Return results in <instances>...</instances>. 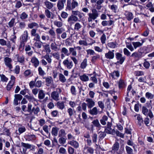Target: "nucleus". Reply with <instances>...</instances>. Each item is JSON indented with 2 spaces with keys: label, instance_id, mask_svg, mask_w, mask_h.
I'll use <instances>...</instances> for the list:
<instances>
[{
  "label": "nucleus",
  "instance_id": "f257e3e1",
  "mask_svg": "<svg viewBox=\"0 0 154 154\" xmlns=\"http://www.w3.org/2000/svg\"><path fill=\"white\" fill-rule=\"evenodd\" d=\"M141 42H133L132 44L134 47H133L131 43H126V47L131 51H133L134 50V48L135 49H136L137 48L140 47L143 45V44L145 42V39H141Z\"/></svg>",
  "mask_w": 154,
  "mask_h": 154
},
{
  "label": "nucleus",
  "instance_id": "f03ea898",
  "mask_svg": "<svg viewBox=\"0 0 154 154\" xmlns=\"http://www.w3.org/2000/svg\"><path fill=\"white\" fill-rule=\"evenodd\" d=\"M88 22H90L92 20L96 19L99 16V14L97 11L95 9L92 10V13H89L88 14Z\"/></svg>",
  "mask_w": 154,
  "mask_h": 154
},
{
  "label": "nucleus",
  "instance_id": "7ed1b4c3",
  "mask_svg": "<svg viewBox=\"0 0 154 154\" xmlns=\"http://www.w3.org/2000/svg\"><path fill=\"white\" fill-rule=\"evenodd\" d=\"M119 144L118 142H116L113 145L112 147V152L113 153L116 152L117 154H122L124 151V149H120L119 151Z\"/></svg>",
  "mask_w": 154,
  "mask_h": 154
},
{
  "label": "nucleus",
  "instance_id": "20e7f679",
  "mask_svg": "<svg viewBox=\"0 0 154 154\" xmlns=\"http://www.w3.org/2000/svg\"><path fill=\"white\" fill-rule=\"evenodd\" d=\"M61 90L59 88H57L55 91H54L51 94V97L55 101L59 100V94L61 93Z\"/></svg>",
  "mask_w": 154,
  "mask_h": 154
},
{
  "label": "nucleus",
  "instance_id": "39448f33",
  "mask_svg": "<svg viewBox=\"0 0 154 154\" xmlns=\"http://www.w3.org/2000/svg\"><path fill=\"white\" fill-rule=\"evenodd\" d=\"M78 3L75 1H68L67 7L69 9H74L78 6Z\"/></svg>",
  "mask_w": 154,
  "mask_h": 154
},
{
  "label": "nucleus",
  "instance_id": "423d86ee",
  "mask_svg": "<svg viewBox=\"0 0 154 154\" xmlns=\"http://www.w3.org/2000/svg\"><path fill=\"white\" fill-rule=\"evenodd\" d=\"M111 125L110 122H108L107 128L105 129V131L108 134L114 135L115 133V131L114 128H111Z\"/></svg>",
  "mask_w": 154,
  "mask_h": 154
},
{
  "label": "nucleus",
  "instance_id": "0eeeda50",
  "mask_svg": "<svg viewBox=\"0 0 154 154\" xmlns=\"http://www.w3.org/2000/svg\"><path fill=\"white\" fill-rule=\"evenodd\" d=\"M78 20V18L76 16L73 15H71L69 16L67 20V22L71 26L74 24L75 22L77 21Z\"/></svg>",
  "mask_w": 154,
  "mask_h": 154
},
{
  "label": "nucleus",
  "instance_id": "6e6552de",
  "mask_svg": "<svg viewBox=\"0 0 154 154\" xmlns=\"http://www.w3.org/2000/svg\"><path fill=\"white\" fill-rule=\"evenodd\" d=\"M85 101L87 103V106L89 109H91L95 105V103L92 99L87 98L86 99Z\"/></svg>",
  "mask_w": 154,
  "mask_h": 154
},
{
  "label": "nucleus",
  "instance_id": "1a4fd4ad",
  "mask_svg": "<svg viewBox=\"0 0 154 154\" xmlns=\"http://www.w3.org/2000/svg\"><path fill=\"white\" fill-rule=\"evenodd\" d=\"M63 64L68 69H70L72 68L73 63L72 61H69L68 59L64 60L63 61Z\"/></svg>",
  "mask_w": 154,
  "mask_h": 154
},
{
  "label": "nucleus",
  "instance_id": "9d476101",
  "mask_svg": "<svg viewBox=\"0 0 154 154\" xmlns=\"http://www.w3.org/2000/svg\"><path fill=\"white\" fill-rule=\"evenodd\" d=\"M116 56L117 60H119L118 62L120 64H122L123 63L125 58V57H123L122 55L119 53H117L116 54Z\"/></svg>",
  "mask_w": 154,
  "mask_h": 154
},
{
  "label": "nucleus",
  "instance_id": "9b49d317",
  "mask_svg": "<svg viewBox=\"0 0 154 154\" xmlns=\"http://www.w3.org/2000/svg\"><path fill=\"white\" fill-rule=\"evenodd\" d=\"M4 61L5 65L9 68L10 70H11L12 68V66L11 63L12 62L11 58L7 57H5L4 58Z\"/></svg>",
  "mask_w": 154,
  "mask_h": 154
},
{
  "label": "nucleus",
  "instance_id": "f8f14e48",
  "mask_svg": "<svg viewBox=\"0 0 154 154\" xmlns=\"http://www.w3.org/2000/svg\"><path fill=\"white\" fill-rule=\"evenodd\" d=\"M21 145L23 147L26 148V149H30L31 150H33L35 149V146L33 145H32L28 143H26L23 142H22Z\"/></svg>",
  "mask_w": 154,
  "mask_h": 154
},
{
  "label": "nucleus",
  "instance_id": "ddd939ff",
  "mask_svg": "<svg viewBox=\"0 0 154 154\" xmlns=\"http://www.w3.org/2000/svg\"><path fill=\"white\" fill-rule=\"evenodd\" d=\"M31 62L33 64V65L35 67H37L39 64V62L38 59L35 57H33L31 58Z\"/></svg>",
  "mask_w": 154,
  "mask_h": 154
},
{
  "label": "nucleus",
  "instance_id": "4468645a",
  "mask_svg": "<svg viewBox=\"0 0 154 154\" xmlns=\"http://www.w3.org/2000/svg\"><path fill=\"white\" fill-rule=\"evenodd\" d=\"M125 14L126 19L128 21H130L133 18V15L132 13L126 11Z\"/></svg>",
  "mask_w": 154,
  "mask_h": 154
},
{
  "label": "nucleus",
  "instance_id": "2eb2a0df",
  "mask_svg": "<svg viewBox=\"0 0 154 154\" xmlns=\"http://www.w3.org/2000/svg\"><path fill=\"white\" fill-rule=\"evenodd\" d=\"M28 37V32L26 31L24 32L23 34L22 35L20 39L23 42H26L27 40Z\"/></svg>",
  "mask_w": 154,
  "mask_h": 154
},
{
  "label": "nucleus",
  "instance_id": "dca6fc26",
  "mask_svg": "<svg viewBox=\"0 0 154 154\" xmlns=\"http://www.w3.org/2000/svg\"><path fill=\"white\" fill-rule=\"evenodd\" d=\"M89 112L90 114L91 115H96L98 114V111L97 108L95 107L93 108L92 109H90L89 111Z\"/></svg>",
  "mask_w": 154,
  "mask_h": 154
},
{
  "label": "nucleus",
  "instance_id": "f3484780",
  "mask_svg": "<svg viewBox=\"0 0 154 154\" xmlns=\"http://www.w3.org/2000/svg\"><path fill=\"white\" fill-rule=\"evenodd\" d=\"M105 56L106 58L112 59L114 57V55L112 52L109 51L107 53L105 54Z\"/></svg>",
  "mask_w": 154,
  "mask_h": 154
},
{
  "label": "nucleus",
  "instance_id": "a211bd4d",
  "mask_svg": "<svg viewBox=\"0 0 154 154\" xmlns=\"http://www.w3.org/2000/svg\"><path fill=\"white\" fill-rule=\"evenodd\" d=\"M68 143L73 146L75 148H77L79 147V143L77 141L74 140H72L69 142Z\"/></svg>",
  "mask_w": 154,
  "mask_h": 154
},
{
  "label": "nucleus",
  "instance_id": "6ab92c4d",
  "mask_svg": "<svg viewBox=\"0 0 154 154\" xmlns=\"http://www.w3.org/2000/svg\"><path fill=\"white\" fill-rule=\"evenodd\" d=\"M79 78L82 82H86L89 80V77L85 74L79 76Z\"/></svg>",
  "mask_w": 154,
  "mask_h": 154
},
{
  "label": "nucleus",
  "instance_id": "aec40b11",
  "mask_svg": "<svg viewBox=\"0 0 154 154\" xmlns=\"http://www.w3.org/2000/svg\"><path fill=\"white\" fill-rule=\"evenodd\" d=\"M131 56L135 59H139L141 57V55L137 52H135L133 53Z\"/></svg>",
  "mask_w": 154,
  "mask_h": 154
},
{
  "label": "nucleus",
  "instance_id": "412c9836",
  "mask_svg": "<svg viewBox=\"0 0 154 154\" xmlns=\"http://www.w3.org/2000/svg\"><path fill=\"white\" fill-rule=\"evenodd\" d=\"M119 72L118 71H114L113 72L110 74V76L113 79H115L116 78L118 77L119 76Z\"/></svg>",
  "mask_w": 154,
  "mask_h": 154
},
{
  "label": "nucleus",
  "instance_id": "4be33fe9",
  "mask_svg": "<svg viewBox=\"0 0 154 154\" xmlns=\"http://www.w3.org/2000/svg\"><path fill=\"white\" fill-rule=\"evenodd\" d=\"M72 14L75 16H78L81 19L82 17V15L83 14L81 13L79 11H72Z\"/></svg>",
  "mask_w": 154,
  "mask_h": 154
},
{
  "label": "nucleus",
  "instance_id": "5701e85b",
  "mask_svg": "<svg viewBox=\"0 0 154 154\" xmlns=\"http://www.w3.org/2000/svg\"><path fill=\"white\" fill-rule=\"evenodd\" d=\"M43 57L46 60L49 64H50L52 62V59L48 54L47 53Z\"/></svg>",
  "mask_w": 154,
  "mask_h": 154
},
{
  "label": "nucleus",
  "instance_id": "b1692460",
  "mask_svg": "<svg viewBox=\"0 0 154 154\" xmlns=\"http://www.w3.org/2000/svg\"><path fill=\"white\" fill-rule=\"evenodd\" d=\"M87 60L85 58L81 64L80 67L82 69L85 68L87 66Z\"/></svg>",
  "mask_w": 154,
  "mask_h": 154
},
{
  "label": "nucleus",
  "instance_id": "393cba45",
  "mask_svg": "<svg viewBox=\"0 0 154 154\" xmlns=\"http://www.w3.org/2000/svg\"><path fill=\"white\" fill-rule=\"evenodd\" d=\"M59 129L56 127H53L52 129L51 134L55 136H56L58 134V131Z\"/></svg>",
  "mask_w": 154,
  "mask_h": 154
},
{
  "label": "nucleus",
  "instance_id": "a878e982",
  "mask_svg": "<svg viewBox=\"0 0 154 154\" xmlns=\"http://www.w3.org/2000/svg\"><path fill=\"white\" fill-rule=\"evenodd\" d=\"M59 80L62 83L65 82L66 80L65 76L61 73L59 74Z\"/></svg>",
  "mask_w": 154,
  "mask_h": 154
},
{
  "label": "nucleus",
  "instance_id": "bb28decb",
  "mask_svg": "<svg viewBox=\"0 0 154 154\" xmlns=\"http://www.w3.org/2000/svg\"><path fill=\"white\" fill-rule=\"evenodd\" d=\"M65 1H59L58 3L57 4V7L60 10H61L63 8Z\"/></svg>",
  "mask_w": 154,
  "mask_h": 154
},
{
  "label": "nucleus",
  "instance_id": "cd10ccee",
  "mask_svg": "<svg viewBox=\"0 0 154 154\" xmlns=\"http://www.w3.org/2000/svg\"><path fill=\"white\" fill-rule=\"evenodd\" d=\"M61 53L65 54L67 56H69L70 55V53H69L68 50L66 48H62L61 50Z\"/></svg>",
  "mask_w": 154,
  "mask_h": 154
},
{
  "label": "nucleus",
  "instance_id": "c85d7f7f",
  "mask_svg": "<svg viewBox=\"0 0 154 154\" xmlns=\"http://www.w3.org/2000/svg\"><path fill=\"white\" fill-rule=\"evenodd\" d=\"M137 119L138 120V124L140 125H141L143 123V120L142 117L140 115H137Z\"/></svg>",
  "mask_w": 154,
  "mask_h": 154
},
{
  "label": "nucleus",
  "instance_id": "c756f323",
  "mask_svg": "<svg viewBox=\"0 0 154 154\" xmlns=\"http://www.w3.org/2000/svg\"><path fill=\"white\" fill-rule=\"evenodd\" d=\"M57 107L61 110L63 109L65 107L63 102H58L57 103Z\"/></svg>",
  "mask_w": 154,
  "mask_h": 154
},
{
  "label": "nucleus",
  "instance_id": "7c9ffc66",
  "mask_svg": "<svg viewBox=\"0 0 154 154\" xmlns=\"http://www.w3.org/2000/svg\"><path fill=\"white\" fill-rule=\"evenodd\" d=\"M17 58L18 62L22 63H24L25 61V58L23 55H18Z\"/></svg>",
  "mask_w": 154,
  "mask_h": 154
},
{
  "label": "nucleus",
  "instance_id": "2f4dec72",
  "mask_svg": "<svg viewBox=\"0 0 154 154\" xmlns=\"http://www.w3.org/2000/svg\"><path fill=\"white\" fill-rule=\"evenodd\" d=\"M27 139L28 141H32L35 140L36 139L35 136L34 135H28L26 136Z\"/></svg>",
  "mask_w": 154,
  "mask_h": 154
},
{
  "label": "nucleus",
  "instance_id": "473e14b6",
  "mask_svg": "<svg viewBox=\"0 0 154 154\" xmlns=\"http://www.w3.org/2000/svg\"><path fill=\"white\" fill-rule=\"evenodd\" d=\"M78 43L80 45L84 46H87L88 45V43L86 40H79Z\"/></svg>",
  "mask_w": 154,
  "mask_h": 154
},
{
  "label": "nucleus",
  "instance_id": "72a5a7b5",
  "mask_svg": "<svg viewBox=\"0 0 154 154\" xmlns=\"http://www.w3.org/2000/svg\"><path fill=\"white\" fill-rule=\"evenodd\" d=\"M25 97L29 102H33L34 101H36V99L33 96L27 95H26Z\"/></svg>",
  "mask_w": 154,
  "mask_h": 154
},
{
  "label": "nucleus",
  "instance_id": "f704fd0d",
  "mask_svg": "<svg viewBox=\"0 0 154 154\" xmlns=\"http://www.w3.org/2000/svg\"><path fill=\"white\" fill-rule=\"evenodd\" d=\"M149 110L145 106H143L142 108V113L145 115L147 116L148 114V112Z\"/></svg>",
  "mask_w": 154,
  "mask_h": 154
},
{
  "label": "nucleus",
  "instance_id": "c9c22d12",
  "mask_svg": "<svg viewBox=\"0 0 154 154\" xmlns=\"http://www.w3.org/2000/svg\"><path fill=\"white\" fill-rule=\"evenodd\" d=\"M48 33L52 39L55 38L56 34L54 30L52 29H50L48 31Z\"/></svg>",
  "mask_w": 154,
  "mask_h": 154
},
{
  "label": "nucleus",
  "instance_id": "e433bc0d",
  "mask_svg": "<svg viewBox=\"0 0 154 154\" xmlns=\"http://www.w3.org/2000/svg\"><path fill=\"white\" fill-rule=\"evenodd\" d=\"M66 134L65 131L64 129H62L60 130L59 132V137H64Z\"/></svg>",
  "mask_w": 154,
  "mask_h": 154
},
{
  "label": "nucleus",
  "instance_id": "4c0bfd02",
  "mask_svg": "<svg viewBox=\"0 0 154 154\" xmlns=\"http://www.w3.org/2000/svg\"><path fill=\"white\" fill-rule=\"evenodd\" d=\"M45 96V94L43 90H40L39 92L38 97L40 99H43Z\"/></svg>",
  "mask_w": 154,
  "mask_h": 154
},
{
  "label": "nucleus",
  "instance_id": "58836bf2",
  "mask_svg": "<svg viewBox=\"0 0 154 154\" xmlns=\"http://www.w3.org/2000/svg\"><path fill=\"white\" fill-rule=\"evenodd\" d=\"M71 94L75 96L76 94V90L75 87L74 86H72L70 88Z\"/></svg>",
  "mask_w": 154,
  "mask_h": 154
},
{
  "label": "nucleus",
  "instance_id": "ea45409f",
  "mask_svg": "<svg viewBox=\"0 0 154 154\" xmlns=\"http://www.w3.org/2000/svg\"><path fill=\"white\" fill-rule=\"evenodd\" d=\"M28 27L30 29H32L35 27L38 28V25L37 23L33 22L28 24Z\"/></svg>",
  "mask_w": 154,
  "mask_h": 154
},
{
  "label": "nucleus",
  "instance_id": "a19ab883",
  "mask_svg": "<svg viewBox=\"0 0 154 154\" xmlns=\"http://www.w3.org/2000/svg\"><path fill=\"white\" fill-rule=\"evenodd\" d=\"M125 86V84L122 79H120L119 83V86L120 88H123Z\"/></svg>",
  "mask_w": 154,
  "mask_h": 154
},
{
  "label": "nucleus",
  "instance_id": "79ce46f5",
  "mask_svg": "<svg viewBox=\"0 0 154 154\" xmlns=\"http://www.w3.org/2000/svg\"><path fill=\"white\" fill-rule=\"evenodd\" d=\"M60 137L58 140L59 143L61 145H63L66 142V139L64 138L63 137Z\"/></svg>",
  "mask_w": 154,
  "mask_h": 154
},
{
  "label": "nucleus",
  "instance_id": "37998d69",
  "mask_svg": "<svg viewBox=\"0 0 154 154\" xmlns=\"http://www.w3.org/2000/svg\"><path fill=\"white\" fill-rule=\"evenodd\" d=\"M82 27V26L79 23H76L74 26V29L76 31H79V29Z\"/></svg>",
  "mask_w": 154,
  "mask_h": 154
},
{
  "label": "nucleus",
  "instance_id": "c03bdc74",
  "mask_svg": "<svg viewBox=\"0 0 154 154\" xmlns=\"http://www.w3.org/2000/svg\"><path fill=\"white\" fill-rule=\"evenodd\" d=\"M54 24L58 27H60L63 26V23L61 21H58L57 20L54 22Z\"/></svg>",
  "mask_w": 154,
  "mask_h": 154
},
{
  "label": "nucleus",
  "instance_id": "a18cd8bd",
  "mask_svg": "<svg viewBox=\"0 0 154 154\" xmlns=\"http://www.w3.org/2000/svg\"><path fill=\"white\" fill-rule=\"evenodd\" d=\"M51 48L52 50H54L55 51L58 50V47L57 45L54 43H52L51 45Z\"/></svg>",
  "mask_w": 154,
  "mask_h": 154
},
{
  "label": "nucleus",
  "instance_id": "49530a36",
  "mask_svg": "<svg viewBox=\"0 0 154 154\" xmlns=\"http://www.w3.org/2000/svg\"><path fill=\"white\" fill-rule=\"evenodd\" d=\"M53 57L57 60L60 58V54L58 52H55L52 54Z\"/></svg>",
  "mask_w": 154,
  "mask_h": 154
},
{
  "label": "nucleus",
  "instance_id": "de8ad7c7",
  "mask_svg": "<svg viewBox=\"0 0 154 154\" xmlns=\"http://www.w3.org/2000/svg\"><path fill=\"white\" fill-rule=\"evenodd\" d=\"M70 53H71L72 55L74 56H76L77 55V53L74 48H70L69 49Z\"/></svg>",
  "mask_w": 154,
  "mask_h": 154
},
{
  "label": "nucleus",
  "instance_id": "09e8293b",
  "mask_svg": "<svg viewBox=\"0 0 154 154\" xmlns=\"http://www.w3.org/2000/svg\"><path fill=\"white\" fill-rule=\"evenodd\" d=\"M45 4L46 7L49 9H51L53 6L52 3L48 1L46 2Z\"/></svg>",
  "mask_w": 154,
  "mask_h": 154
},
{
  "label": "nucleus",
  "instance_id": "8fccbe9b",
  "mask_svg": "<svg viewBox=\"0 0 154 154\" xmlns=\"http://www.w3.org/2000/svg\"><path fill=\"white\" fill-rule=\"evenodd\" d=\"M39 111V108L38 107H36V108L33 107L32 109V112H33L35 114H37Z\"/></svg>",
  "mask_w": 154,
  "mask_h": 154
},
{
  "label": "nucleus",
  "instance_id": "3c124183",
  "mask_svg": "<svg viewBox=\"0 0 154 154\" xmlns=\"http://www.w3.org/2000/svg\"><path fill=\"white\" fill-rule=\"evenodd\" d=\"M51 12L48 10L46 9L45 11V14L46 16L48 18H49L51 17Z\"/></svg>",
  "mask_w": 154,
  "mask_h": 154
},
{
  "label": "nucleus",
  "instance_id": "603ef678",
  "mask_svg": "<svg viewBox=\"0 0 154 154\" xmlns=\"http://www.w3.org/2000/svg\"><path fill=\"white\" fill-rule=\"evenodd\" d=\"M44 48L46 52L48 53H49L51 52L49 45L48 44H46L44 46Z\"/></svg>",
  "mask_w": 154,
  "mask_h": 154
},
{
  "label": "nucleus",
  "instance_id": "864d4df0",
  "mask_svg": "<svg viewBox=\"0 0 154 154\" xmlns=\"http://www.w3.org/2000/svg\"><path fill=\"white\" fill-rule=\"evenodd\" d=\"M84 149H87L88 152L91 154H92L94 153V149L91 147L85 146Z\"/></svg>",
  "mask_w": 154,
  "mask_h": 154
},
{
  "label": "nucleus",
  "instance_id": "5fc2aeb1",
  "mask_svg": "<svg viewBox=\"0 0 154 154\" xmlns=\"http://www.w3.org/2000/svg\"><path fill=\"white\" fill-rule=\"evenodd\" d=\"M92 123L96 127H100V125L99 122V121L98 119H96L94 120L92 122Z\"/></svg>",
  "mask_w": 154,
  "mask_h": 154
},
{
  "label": "nucleus",
  "instance_id": "6e6d98bb",
  "mask_svg": "<svg viewBox=\"0 0 154 154\" xmlns=\"http://www.w3.org/2000/svg\"><path fill=\"white\" fill-rule=\"evenodd\" d=\"M145 96L147 98L149 99H152L154 97V95H153L150 93L147 92L146 93Z\"/></svg>",
  "mask_w": 154,
  "mask_h": 154
},
{
  "label": "nucleus",
  "instance_id": "4d7b16f0",
  "mask_svg": "<svg viewBox=\"0 0 154 154\" xmlns=\"http://www.w3.org/2000/svg\"><path fill=\"white\" fill-rule=\"evenodd\" d=\"M100 55L99 54H97L95 56L92 57L91 61L92 62H94L98 59L100 58Z\"/></svg>",
  "mask_w": 154,
  "mask_h": 154
},
{
  "label": "nucleus",
  "instance_id": "13d9d810",
  "mask_svg": "<svg viewBox=\"0 0 154 154\" xmlns=\"http://www.w3.org/2000/svg\"><path fill=\"white\" fill-rule=\"evenodd\" d=\"M126 152L128 154H132L133 149L129 146H126L125 147Z\"/></svg>",
  "mask_w": 154,
  "mask_h": 154
},
{
  "label": "nucleus",
  "instance_id": "bf43d9fd",
  "mask_svg": "<svg viewBox=\"0 0 154 154\" xmlns=\"http://www.w3.org/2000/svg\"><path fill=\"white\" fill-rule=\"evenodd\" d=\"M108 46L112 48H114L116 47V45L113 42L109 43L108 44Z\"/></svg>",
  "mask_w": 154,
  "mask_h": 154
},
{
  "label": "nucleus",
  "instance_id": "052dcab7",
  "mask_svg": "<svg viewBox=\"0 0 154 154\" xmlns=\"http://www.w3.org/2000/svg\"><path fill=\"white\" fill-rule=\"evenodd\" d=\"M15 22V19L12 18L10 21L8 23V25L10 27H12L14 26Z\"/></svg>",
  "mask_w": 154,
  "mask_h": 154
},
{
  "label": "nucleus",
  "instance_id": "680f3d73",
  "mask_svg": "<svg viewBox=\"0 0 154 154\" xmlns=\"http://www.w3.org/2000/svg\"><path fill=\"white\" fill-rule=\"evenodd\" d=\"M97 135L96 134H94L91 136L92 141L93 143H95L97 141Z\"/></svg>",
  "mask_w": 154,
  "mask_h": 154
},
{
  "label": "nucleus",
  "instance_id": "e2e57ef3",
  "mask_svg": "<svg viewBox=\"0 0 154 154\" xmlns=\"http://www.w3.org/2000/svg\"><path fill=\"white\" fill-rule=\"evenodd\" d=\"M99 106L102 109L104 108V103L102 101H99L97 103Z\"/></svg>",
  "mask_w": 154,
  "mask_h": 154
},
{
  "label": "nucleus",
  "instance_id": "0e129e2a",
  "mask_svg": "<svg viewBox=\"0 0 154 154\" xmlns=\"http://www.w3.org/2000/svg\"><path fill=\"white\" fill-rule=\"evenodd\" d=\"M14 83H12V82H9L7 86V89L8 91H9L13 87Z\"/></svg>",
  "mask_w": 154,
  "mask_h": 154
},
{
  "label": "nucleus",
  "instance_id": "69168bd1",
  "mask_svg": "<svg viewBox=\"0 0 154 154\" xmlns=\"http://www.w3.org/2000/svg\"><path fill=\"white\" fill-rule=\"evenodd\" d=\"M38 71L39 75L43 76L45 74V72L42 70V68L41 67H39L38 68Z\"/></svg>",
  "mask_w": 154,
  "mask_h": 154
},
{
  "label": "nucleus",
  "instance_id": "338daca9",
  "mask_svg": "<svg viewBox=\"0 0 154 154\" xmlns=\"http://www.w3.org/2000/svg\"><path fill=\"white\" fill-rule=\"evenodd\" d=\"M124 54L127 56L130 55L131 53L126 48H124L123 50Z\"/></svg>",
  "mask_w": 154,
  "mask_h": 154
},
{
  "label": "nucleus",
  "instance_id": "774afa93",
  "mask_svg": "<svg viewBox=\"0 0 154 154\" xmlns=\"http://www.w3.org/2000/svg\"><path fill=\"white\" fill-rule=\"evenodd\" d=\"M26 130L25 127L24 126H22L19 127L18 128V131L19 133V134H21L25 132Z\"/></svg>",
  "mask_w": 154,
  "mask_h": 154
}]
</instances>
